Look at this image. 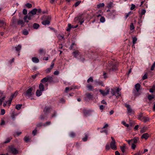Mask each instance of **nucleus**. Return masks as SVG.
I'll list each match as a JSON object with an SVG mask.
<instances>
[{"label": "nucleus", "mask_w": 155, "mask_h": 155, "mask_svg": "<svg viewBox=\"0 0 155 155\" xmlns=\"http://www.w3.org/2000/svg\"><path fill=\"white\" fill-rule=\"evenodd\" d=\"M143 115V114L142 113H141L138 116V119L140 120H141L142 118Z\"/></svg>", "instance_id": "37998d69"}, {"label": "nucleus", "mask_w": 155, "mask_h": 155, "mask_svg": "<svg viewBox=\"0 0 155 155\" xmlns=\"http://www.w3.org/2000/svg\"><path fill=\"white\" fill-rule=\"evenodd\" d=\"M28 17V20H30L33 17V15L32 14H31L30 13H29L27 15Z\"/></svg>", "instance_id": "c85d7f7f"}, {"label": "nucleus", "mask_w": 155, "mask_h": 155, "mask_svg": "<svg viewBox=\"0 0 155 155\" xmlns=\"http://www.w3.org/2000/svg\"><path fill=\"white\" fill-rule=\"evenodd\" d=\"M120 149L121 151L122 152V153H123V154H124L125 153L127 154V153H126L125 152L126 148V146L125 145L120 146Z\"/></svg>", "instance_id": "2eb2a0df"}, {"label": "nucleus", "mask_w": 155, "mask_h": 155, "mask_svg": "<svg viewBox=\"0 0 155 155\" xmlns=\"http://www.w3.org/2000/svg\"><path fill=\"white\" fill-rule=\"evenodd\" d=\"M86 87L88 90L92 91H93V87L91 85L88 84L87 85Z\"/></svg>", "instance_id": "4be33fe9"}, {"label": "nucleus", "mask_w": 155, "mask_h": 155, "mask_svg": "<svg viewBox=\"0 0 155 155\" xmlns=\"http://www.w3.org/2000/svg\"><path fill=\"white\" fill-rule=\"evenodd\" d=\"M116 142H111L110 143V146L111 148L113 150H116L117 149V146L115 144Z\"/></svg>", "instance_id": "9d476101"}, {"label": "nucleus", "mask_w": 155, "mask_h": 155, "mask_svg": "<svg viewBox=\"0 0 155 155\" xmlns=\"http://www.w3.org/2000/svg\"><path fill=\"white\" fill-rule=\"evenodd\" d=\"M32 61L34 63H37L39 62V59L37 58L33 57L32 58Z\"/></svg>", "instance_id": "bb28decb"}, {"label": "nucleus", "mask_w": 155, "mask_h": 155, "mask_svg": "<svg viewBox=\"0 0 155 155\" xmlns=\"http://www.w3.org/2000/svg\"><path fill=\"white\" fill-rule=\"evenodd\" d=\"M41 81L42 83H45L48 81L47 77H45V78L42 79L41 80Z\"/></svg>", "instance_id": "f704fd0d"}, {"label": "nucleus", "mask_w": 155, "mask_h": 155, "mask_svg": "<svg viewBox=\"0 0 155 155\" xmlns=\"http://www.w3.org/2000/svg\"><path fill=\"white\" fill-rule=\"evenodd\" d=\"M83 113L84 115L87 117L89 115L90 111L86 109H84L83 110Z\"/></svg>", "instance_id": "4468645a"}, {"label": "nucleus", "mask_w": 155, "mask_h": 155, "mask_svg": "<svg viewBox=\"0 0 155 155\" xmlns=\"http://www.w3.org/2000/svg\"><path fill=\"white\" fill-rule=\"evenodd\" d=\"M79 54V51L78 50H76L73 52V55L75 58H77Z\"/></svg>", "instance_id": "dca6fc26"}, {"label": "nucleus", "mask_w": 155, "mask_h": 155, "mask_svg": "<svg viewBox=\"0 0 155 155\" xmlns=\"http://www.w3.org/2000/svg\"><path fill=\"white\" fill-rule=\"evenodd\" d=\"M154 98V96L153 95H149L148 96V98L149 101L152 100Z\"/></svg>", "instance_id": "e433bc0d"}, {"label": "nucleus", "mask_w": 155, "mask_h": 155, "mask_svg": "<svg viewBox=\"0 0 155 155\" xmlns=\"http://www.w3.org/2000/svg\"><path fill=\"white\" fill-rule=\"evenodd\" d=\"M135 88L136 89V92L135 91L134 92V94L135 96H137L139 95V94H138L139 91L140 89V85L139 84H137L135 85Z\"/></svg>", "instance_id": "39448f33"}, {"label": "nucleus", "mask_w": 155, "mask_h": 155, "mask_svg": "<svg viewBox=\"0 0 155 155\" xmlns=\"http://www.w3.org/2000/svg\"><path fill=\"white\" fill-rule=\"evenodd\" d=\"M112 5V3L111 2H109L107 6V7L108 8H110Z\"/></svg>", "instance_id": "5fc2aeb1"}, {"label": "nucleus", "mask_w": 155, "mask_h": 155, "mask_svg": "<svg viewBox=\"0 0 155 155\" xmlns=\"http://www.w3.org/2000/svg\"><path fill=\"white\" fill-rule=\"evenodd\" d=\"M47 12L45 11L42 12L41 9H39V14H43L45 13H47Z\"/></svg>", "instance_id": "e2e57ef3"}, {"label": "nucleus", "mask_w": 155, "mask_h": 155, "mask_svg": "<svg viewBox=\"0 0 155 155\" xmlns=\"http://www.w3.org/2000/svg\"><path fill=\"white\" fill-rule=\"evenodd\" d=\"M85 95L89 99H91L93 98V95L90 93H87Z\"/></svg>", "instance_id": "412c9836"}, {"label": "nucleus", "mask_w": 155, "mask_h": 155, "mask_svg": "<svg viewBox=\"0 0 155 155\" xmlns=\"http://www.w3.org/2000/svg\"><path fill=\"white\" fill-rule=\"evenodd\" d=\"M25 5L28 8H31L32 7V5L31 4L29 3H27Z\"/></svg>", "instance_id": "ea45409f"}, {"label": "nucleus", "mask_w": 155, "mask_h": 155, "mask_svg": "<svg viewBox=\"0 0 155 155\" xmlns=\"http://www.w3.org/2000/svg\"><path fill=\"white\" fill-rule=\"evenodd\" d=\"M150 92L152 93L155 91V84L153 85L152 87L149 90Z\"/></svg>", "instance_id": "393cba45"}, {"label": "nucleus", "mask_w": 155, "mask_h": 155, "mask_svg": "<svg viewBox=\"0 0 155 155\" xmlns=\"http://www.w3.org/2000/svg\"><path fill=\"white\" fill-rule=\"evenodd\" d=\"M37 11V9L36 8H34L31 10L29 13L32 14L33 15H35Z\"/></svg>", "instance_id": "a211bd4d"}, {"label": "nucleus", "mask_w": 155, "mask_h": 155, "mask_svg": "<svg viewBox=\"0 0 155 155\" xmlns=\"http://www.w3.org/2000/svg\"><path fill=\"white\" fill-rule=\"evenodd\" d=\"M39 52L41 54H45V51L43 49H41L39 51Z\"/></svg>", "instance_id": "4d7b16f0"}, {"label": "nucleus", "mask_w": 155, "mask_h": 155, "mask_svg": "<svg viewBox=\"0 0 155 155\" xmlns=\"http://www.w3.org/2000/svg\"><path fill=\"white\" fill-rule=\"evenodd\" d=\"M136 147V145L134 143H132L131 145V148L133 150H134Z\"/></svg>", "instance_id": "69168bd1"}, {"label": "nucleus", "mask_w": 155, "mask_h": 155, "mask_svg": "<svg viewBox=\"0 0 155 155\" xmlns=\"http://www.w3.org/2000/svg\"><path fill=\"white\" fill-rule=\"evenodd\" d=\"M48 81L51 82L53 81V78L51 77H47Z\"/></svg>", "instance_id": "c9c22d12"}, {"label": "nucleus", "mask_w": 155, "mask_h": 155, "mask_svg": "<svg viewBox=\"0 0 155 155\" xmlns=\"http://www.w3.org/2000/svg\"><path fill=\"white\" fill-rule=\"evenodd\" d=\"M100 21L102 23L104 22L105 21V18L103 16H101L100 19Z\"/></svg>", "instance_id": "09e8293b"}, {"label": "nucleus", "mask_w": 155, "mask_h": 155, "mask_svg": "<svg viewBox=\"0 0 155 155\" xmlns=\"http://www.w3.org/2000/svg\"><path fill=\"white\" fill-rule=\"evenodd\" d=\"M94 83L96 86L101 85L102 86H104L103 82L102 81L96 80L95 81Z\"/></svg>", "instance_id": "6e6552de"}, {"label": "nucleus", "mask_w": 155, "mask_h": 155, "mask_svg": "<svg viewBox=\"0 0 155 155\" xmlns=\"http://www.w3.org/2000/svg\"><path fill=\"white\" fill-rule=\"evenodd\" d=\"M142 152L140 150H139L138 152L135 153L134 155H141Z\"/></svg>", "instance_id": "774afa93"}, {"label": "nucleus", "mask_w": 155, "mask_h": 155, "mask_svg": "<svg viewBox=\"0 0 155 155\" xmlns=\"http://www.w3.org/2000/svg\"><path fill=\"white\" fill-rule=\"evenodd\" d=\"M10 152L13 154H17L18 153V151L16 148H14L13 147H11L9 148Z\"/></svg>", "instance_id": "0eeeda50"}, {"label": "nucleus", "mask_w": 155, "mask_h": 155, "mask_svg": "<svg viewBox=\"0 0 155 155\" xmlns=\"http://www.w3.org/2000/svg\"><path fill=\"white\" fill-rule=\"evenodd\" d=\"M141 120L144 122H146L149 120V118L147 117H143Z\"/></svg>", "instance_id": "b1692460"}, {"label": "nucleus", "mask_w": 155, "mask_h": 155, "mask_svg": "<svg viewBox=\"0 0 155 155\" xmlns=\"http://www.w3.org/2000/svg\"><path fill=\"white\" fill-rule=\"evenodd\" d=\"M15 48L16 50L17 51L19 52L21 50V46L20 45H18L16 46Z\"/></svg>", "instance_id": "5701e85b"}, {"label": "nucleus", "mask_w": 155, "mask_h": 155, "mask_svg": "<svg viewBox=\"0 0 155 155\" xmlns=\"http://www.w3.org/2000/svg\"><path fill=\"white\" fill-rule=\"evenodd\" d=\"M110 88L108 87H107L104 91L100 90L99 91L102 94L103 96H105L109 94L110 92Z\"/></svg>", "instance_id": "20e7f679"}, {"label": "nucleus", "mask_w": 155, "mask_h": 155, "mask_svg": "<svg viewBox=\"0 0 155 155\" xmlns=\"http://www.w3.org/2000/svg\"><path fill=\"white\" fill-rule=\"evenodd\" d=\"M149 137V134L147 133H146L143 134L141 137L142 139H147Z\"/></svg>", "instance_id": "ddd939ff"}, {"label": "nucleus", "mask_w": 155, "mask_h": 155, "mask_svg": "<svg viewBox=\"0 0 155 155\" xmlns=\"http://www.w3.org/2000/svg\"><path fill=\"white\" fill-rule=\"evenodd\" d=\"M124 106L127 108L128 112L129 114L131 115L132 114H134V111L133 110L130 106L127 104H125Z\"/></svg>", "instance_id": "423d86ee"}, {"label": "nucleus", "mask_w": 155, "mask_h": 155, "mask_svg": "<svg viewBox=\"0 0 155 155\" xmlns=\"http://www.w3.org/2000/svg\"><path fill=\"white\" fill-rule=\"evenodd\" d=\"M43 85L42 83L39 84V96L42 94V92L44 90Z\"/></svg>", "instance_id": "9b49d317"}, {"label": "nucleus", "mask_w": 155, "mask_h": 155, "mask_svg": "<svg viewBox=\"0 0 155 155\" xmlns=\"http://www.w3.org/2000/svg\"><path fill=\"white\" fill-rule=\"evenodd\" d=\"M12 23L13 24H14V25L17 22V20H16V18L15 17H13L12 18Z\"/></svg>", "instance_id": "a19ab883"}, {"label": "nucleus", "mask_w": 155, "mask_h": 155, "mask_svg": "<svg viewBox=\"0 0 155 155\" xmlns=\"http://www.w3.org/2000/svg\"><path fill=\"white\" fill-rule=\"evenodd\" d=\"M122 124L126 127H129V125L128 124H127L124 121L122 122Z\"/></svg>", "instance_id": "052dcab7"}, {"label": "nucleus", "mask_w": 155, "mask_h": 155, "mask_svg": "<svg viewBox=\"0 0 155 155\" xmlns=\"http://www.w3.org/2000/svg\"><path fill=\"white\" fill-rule=\"evenodd\" d=\"M69 135L70 137H74L75 136V134L73 132H71L70 134Z\"/></svg>", "instance_id": "8fccbe9b"}, {"label": "nucleus", "mask_w": 155, "mask_h": 155, "mask_svg": "<svg viewBox=\"0 0 155 155\" xmlns=\"http://www.w3.org/2000/svg\"><path fill=\"white\" fill-rule=\"evenodd\" d=\"M51 124V121H47L46 122L45 124H44L43 125L41 124H39V126H46L48 125H50Z\"/></svg>", "instance_id": "cd10ccee"}, {"label": "nucleus", "mask_w": 155, "mask_h": 155, "mask_svg": "<svg viewBox=\"0 0 155 155\" xmlns=\"http://www.w3.org/2000/svg\"><path fill=\"white\" fill-rule=\"evenodd\" d=\"M83 15V14L79 15L74 18V21L76 22L77 21H78L80 23V25H82V23L84 21V17Z\"/></svg>", "instance_id": "f03ea898"}, {"label": "nucleus", "mask_w": 155, "mask_h": 155, "mask_svg": "<svg viewBox=\"0 0 155 155\" xmlns=\"http://www.w3.org/2000/svg\"><path fill=\"white\" fill-rule=\"evenodd\" d=\"M119 88H117L116 90V92L117 93V95H115V96H116V97L118 98L119 97H120L121 96V93H120L119 92Z\"/></svg>", "instance_id": "a878e982"}, {"label": "nucleus", "mask_w": 155, "mask_h": 155, "mask_svg": "<svg viewBox=\"0 0 155 155\" xmlns=\"http://www.w3.org/2000/svg\"><path fill=\"white\" fill-rule=\"evenodd\" d=\"M147 74H145L142 78V79L144 80L147 79Z\"/></svg>", "instance_id": "0e129e2a"}, {"label": "nucleus", "mask_w": 155, "mask_h": 155, "mask_svg": "<svg viewBox=\"0 0 155 155\" xmlns=\"http://www.w3.org/2000/svg\"><path fill=\"white\" fill-rule=\"evenodd\" d=\"M24 140L25 142L28 143L30 139L28 137L25 136L24 138Z\"/></svg>", "instance_id": "58836bf2"}, {"label": "nucleus", "mask_w": 155, "mask_h": 155, "mask_svg": "<svg viewBox=\"0 0 155 155\" xmlns=\"http://www.w3.org/2000/svg\"><path fill=\"white\" fill-rule=\"evenodd\" d=\"M25 22L22 20H18L17 21V25H21V27L24 26Z\"/></svg>", "instance_id": "f8f14e48"}, {"label": "nucleus", "mask_w": 155, "mask_h": 155, "mask_svg": "<svg viewBox=\"0 0 155 155\" xmlns=\"http://www.w3.org/2000/svg\"><path fill=\"white\" fill-rule=\"evenodd\" d=\"M71 24H68V28L67 29V31H70L71 29Z\"/></svg>", "instance_id": "49530a36"}, {"label": "nucleus", "mask_w": 155, "mask_h": 155, "mask_svg": "<svg viewBox=\"0 0 155 155\" xmlns=\"http://www.w3.org/2000/svg\"><path fill=\"white\" fill-rule=\"evenodd\" d=\"M110 147L108 144H107L105 146V150H108L110 149Z\"/></svg>", "instance_id": "864d4df0"}, {"label": "nucleus", "mask_w": 155, "mask_h": 155, "mask_svg": "<svg viewBox=\"0 0 155 155\" xmlns=\"http://www.w3.org/2000/svg\"><path fill=\"white\" fill-rule=\"evenodd\" d=\"M22 33L25 35H27L28 34V32L27 30L25 29L23 31Z\"/></svg>", "instance_id": "4c0bfd02"}, {"label": "nucleus", "mask_w": 155, "mask_h": 155, "mask_svg": "<svg viewBox=\"0 0 155 155\" xmlns=\"http://www.w3.org/2000/svg\"><path fill=\"white\" fill-rule=\"evenodd\" d=\"M23 13L24 15H26L27 13V10L26 9H24L23 11Z\"/></svg>", "instance_id": "338daca9"}, {"label": "nucleus", "mask_w": 155, "mask_h": 155, "mask_svg": "<svg viewBox=\"0 0 155 155\" xmlns=\"http://www.w3.org/2000/svg\"><path fill=\"white\" fill-rule=\"evenodd\" d=\"M132 42L133 43V47L134 46V44H135L137 40V38L136 37H132Z\"/></svg>", "instance_id": "aec40b11"}, {"label": "nucleus", "mask_w": 155, "mask_h": 155, "mask_svg": "<svg viewBox=\"0 0 155 155\" xmlns=\"http://www.w3.org/2000/svg\"><path fill=\"white\" fill-rule=\"evenodd\" d=\"M22 104H18L15 107V108L18 110H19L21 109V107L22 106Z\"/></svg>", "instance_id": "7c9ffc66"}, {"label": "nucleus", "mask_w": 155, "mask_h": 155, "mask_svg": "<svg viewBox=\"0 0 155 155\" xmlns=\"http://www.w3.org/2000/svg\"><path fill=\"white\" fill-rule=\"evenodd\" d=\"M52 108L51 107H46L44 110V112L45 114L48 113L50 112Z\"/></svg>", "instance_id": "1a4fd4ad"}, {"label": "nucleus", "mask_w": 155, "mask_h": 155, "mask_svg": "<svg viewBox=\"0 0 155 155\" xmlns=\"http://www.w3.org/2000/svg\"><path fill=\"white\" fill-rule=\"evenodd\" d=\"M104 6V3H100L97 5V8H99L101 7H103Z\"/></svg>", "instance_id": "473e14b6"}, {"label": "nucleus", "mask_w": 155, "mask_h": 155, "mask_svg": "<svg viewBox=\"0 0 155 155\" xmlns=\"http://www.w3.org/2000/svg\"><path fill=\"white\" fill-rule=\"evenodd\" d=\"M94 81L92 77H90L87 80V82L89 83L90 82H93Z\"/></svg>", "instance_id": "c756f323"}, {"label": "nucleus", "mask_w": 155, "mask_h": 155, "mask_svg": "<svg viewBox=\"0 0 155 155\" xmlns=\"http://www.w3.org/2000/svg\"><path fill=\"white\" fill-rule=\"evenodd\" d=\"M51 68H47L45 71L46 73H49L51 71Z\"/></svg>", "instance_id": "680f3d73"}, {"label": "nucleus", "mask_w": 155, "mask_h": 155, "mask_svg": "<svg viewBox=\"0 0 155 155\" xmlns=\"http://www.w3.org/2000/svg\"><path fill=\"white\" fill-rule=\"evenodd\" d=\"M33 27L34 29H37L39 27V25L35 23L33 25Z\"/></svg>", "instance_id": "c03bdc74"}, {"label": "nucleus", "mask_w": 155, "mask_h": 155, "mask_svg": "<svg viewBox=\"0 0 155 155\" xmlns=\"http://www.w3.org/2000/svg\"><path fill=\"white\" fill-rule=\"evenodd\" d=\"M81 2L80 1H78L76 2L74 5V6L77 7L80 4Z\"/></svg>", "instance_id": "603ef678"}, {"label": "nucleus", "mask_w": 155, "mask_h": 155, "mask_svg": "<svg viewBox=\"0 0 155 155\" xmlns=\"http://www.w3.org/2000/svg\"><path fill=\"white\" fill-rule=\"evenodd\" d=\"M2 97V98H0V105H1L2 104V102L5 100V95H3V94Z\"/></svg>", "instance_id": "2f4dec72"}, {"label": "nucleus", "mask_w": 155, "mask_h": 155, "mask_svg": "<svg viewBox=\"0 0 155 155\" xmlns=\"http://www.w3.org/2000/svg\"><path fill=\"white\" fill-rule=\"evenodd\" d=\"M45 18L46 20L43 21L42 22V24L43 25H48L50 24V21L51 20V16H45Z\"/></svg>", "instance_id": "7ed1b4c3"}, {"label": "nucleus", "mask_w": 155, "mask_h": 155, "mask_svg": "<svg viewBox=\"0 0 155 155\" xmlns=\"http://www.w3.org/2000/svg\"><path fill=\"white\" fill-rule=\"evenodd\" d=\"M146 12V11L145 9H143L142 10L141 15H144Z\"/></svg>", "instance_id": "bf43d9fd"}, {"label": "nucleus", "mask_w": 155, "mask_h": 155, "mask_svg": "<svg viewBox=\"0 0 155 155\" xmlns=\"http://www.w3.org/2000/svg\"><path fill=\"white\" fill-rule=\"evenodd\" d=\"M155 68V61L153 64L151 66V68H150L151 70L153 71L154 70V69Z\"/></svg>", "instance_id": "3c124183"}, {"label": "nucleus", "mask_w": 155, "mask_h": 155, "mask_svg": "<svg viewBox=\"0 0 155 155\" xmlns=\"http://www.w3.org/2000/svg\"><path fill=\"white\" fill-rule=\"evenodd\" d=\"M88 137V135L87 134H85V137L83 138L82 140L84 141H86L87 140V138Z\"/></svg>", "instance_id": "a18cd8bd"}, {"label": "nucleus", "mask_w": 155, "mask_h": 155, "mask_svg": "<svg viewBox=\"0 0 155 155\" xmlns=\"http://www.w3.org/2000/svg\"><path fill=\"white\" fill-rule=\"evenodd\" d=\"M5 113V110L4 109H2L1 111V115H3Z\"/></svg>", "instance_id": "13d9d810"}, {"label": "nucleus", "mask_w": 155, "mask_h": 155, "mask_svg": "<svg viewBox=\"0 0 155 155\" xmlns=\"http://www.w3.org/2000/svg\"><path fill=\"white\" fill-rule=\"evenodd\" d=\"M57 37L60 40H62V39H64V38L63 36H62L61 35H60L59 34L57 36Z\"/></svg>", "instance_id": "79ce46f5"}, {"label": "nucleus", "mask_w": 155, "mask_h": 155, "mask_svg": "<svg viewBox=\"0 0 155 155\" xmlns=\"http://www.w3.org/2000/svg\"><path fill=\"white\" fill-rule=\"evenodd\" d=\"M110 68H109L110 71H116L117 69L116 66L111 65L110 66Z\"/></svg>", "instance_id": "6ab92c4d"}, {"label": "nucleus", "mask_w": 155, "mask_h": 155, "mask_svg": "<svg viewBox=\"0 0 155 155\" xmlns=\"http://www.w3.org/2000/svg\"><path fill=\"white\" fill-rule=\"evenodd\" d=\"M37 130L36 128L32 132V134L34 136H35L36 135L37 133Z\"/></svg>", "instance_id": "de8ad7c7"}, {"label": "nucleus", "mask_w": 155, "mask_h": 155, "mask_svg": "<svg viewBox=\"0 0 155 155\" xmlns=\"http://www.w3.org/2000/svg\"><path fill=\"white\" fill-rule=\"evenodd\" d=\"M132 141H133V143L134 144L136 143H138V141L139 140V138L138 137H134L133 139H131Z\"/></svg>", "instance_id": "f3484780"}, {"label": "nucleus", "mask_w": 155, "mask_h": 155, "mask_svg": "<svg viewBox=\"0 0 155 155\" xmlns=\"http://www.w3.org/2000/svg\"><path fill=\"white\" fill-rule=\"evenodd\" d=\"M116 92V89H111V93L113 95H115V94Z\"/></svg>", "instance_id": "72a5a7b5"}, {"label": "nucleus", "mask_w": 155, "mask_h": 155, "mask_svg": "<svg viewBox=\"0 0 155 155\" xmlns=\"http://www.w3.org/2000/svg\"><path fill=\"white\" fill-rule=\"evenodd\" d=\"M134 26L133 23H131L130 25V30H134Z\"/></svg>", "instance_id": "6e6d98bb"}, {"label": "nucleus", "mask_w": 155, "mask_h": 155, "mask_svg": "<svg viewBox=\"0 0 155 155\" xmlns=\"http://www.w3.org/2000/svg\"><path fill=\"white\" fill-rule=\"evenodd\" d=\"M38 87V85H34L32 87L28 88L25 92L23 93L22 95L24 96L25 97H28L29 98H31V99H33L31 98L32 96L34 94V91L36 88V87Z\"/></svg>", "instance_id": "f257e3e1"}]
</instances>
